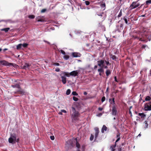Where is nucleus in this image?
I'll return each mask as SVG.
<instances>
[{"label": "nucleus", "mask_w": 151, "mask_h": 151, "mask_svg": "<svg viewBox=\"0 0 151 151\" xmlns=\"http://www.w3.org/2000/svg\"><path fill=\"white\" fill-rule=\"evenodd\" d=\"M72 94L74 96H77L78 95V94L76 91H73Z\"/></svg>", "instance_id": "nucleus-34"}, {"label": "nucleus", "mask_w": 151, "mask_h": 151, "mask_svg": "<svg viewBox=\"0 0 151 151\" xmlns=\"http://www.w3.org/2000/svg\"><path fill=\"white\" fill-rule=\"evenodd\" d=\"M61 111H62V112H64L65 113H66V110L64 109L61 110Z\"/></svg>", "instance_id": "nucleus-46"}, {"label": "nucleus", "mask_w": 151, "mask_h": 151, "mask_svg": "<svg viewBox=\"0 0 151 151\" xmlns=\"http://www.w3.org/2000/svg\"><path fill=\"white\" fill-rule=\"evenodd\" d=\"M124 20L125 21V23L126 24H127V19L126 18H124Z\"/></svg>", "instance_id": "nucleus-48"}, {"label": "nucleus", "mask_w": 151, "mask_h": 151, "mask_svg": "<svg viewBox=\"0 0 151 151\" xmlns=\"http://www.w3.org/2000/svg\"><path fill=\"white\" fill-rule=\"evenodd\" d=\"M62 74L65 77H69L70 76V73L68 72H63L62 73Z\"/></svg>", "instance_id": "nucleus-17"}, {"label": "nucleus", "mask_w": 151, "mask_h": 151, "mask_svg": "<svg viewBox=\"0 0 151 151\" xmlns=\"http://www.w3.org/2000/svg\"><path fill=\"white\" fill-rule=\"evenodd\" d=\"M22 44H18L17 46V50L20 49L21 48H22Z\"/></svg>", "instance_id": "nucleus-21"}, {"label": "nucleus", "mask_w": 151, "mask_h": 151, "mask_svg": "<svg viewBox=\"0 0 151 151\" xmlns=\"http://www.w3.org/2000/svg\"><path fill=\"white\" fill-rule=\"evenodd\" d=\"M146 4L147 5H148L151 4V0H147L146 2Z\"/></svg>", "instance_id": "nucleus-32"}, {"label": "nucleus", "mask_w": 151, "mask_h": 151, "mask_svg": "<svg viewBox=\"0 0 151 151\" xmlns=\"http://www.w3.org/2000/svg\"><path fill=\"white\" fill-rule=\"evenodd\" d=\"M98 15L99 16H102V14H98Z\"/></svg>", "instance_id": "nucleus-63"}, {"label": "nucleus", "mask_w": 151, "mask_h": 151, "mask_svg": "<svg viewBox=\"0 0 151 151\" xmlns=\"http://www.w3.org/2000/svg\"><path fill=\"white\" fill-rule=\"evenodd\" d=\"M64 58L66 60H67L69 58V56L68 55H65L64 56Z\"/></svg>", "instance_id": "nucleus-26"}, {"label": "nucleus", "mask_w": 151, "mask_h": 151, "mask_svg": "<svg viewBox=\"0 0 151 151\" xmlns=\"http://www.w3.org/2000/svg\"><path fill=\"white\" fill-rule=\"evenodd\" d=\"M141 135L140 134H139L138 135V136H141Z\"/></svg>", "instance_id": "nucleus-62"}, {"label": "nucleus", "mask_w": 151, "mask_h": 151, "mask_svg": "<svg viewBox=\"0 0 151 151\" xmlns=\"http://www.w3.org/2000/svg\"><path fill=\"white\" fill-rule=\"evenodd\" d=\"M28 17L30 19H32L35 18V16L33 15H29Z\"/></svg>", "instance_id": "nucleus-28"}, {"label": "nucleus", "mask_w": 151, "mask_h": 151, "mask_svg": "<svg viewBox=\"0 0 151 151\" xmlns=\"http://www.w3.org/2000/svg\"><path fill=\"white\" fill-rule=\"evenodd\" d=\"M102 114V113H99L98 114H97L96 115V116H99V117H100V116H101Z\"/></svg>", "instance_id": "nucleus-42"}, {"label": "nucleus", "mask_w": 151, "mask_h": 151, "mask_svg": "<svg viewBox=\"0 0 151 151\" xmlns=\"http://www.w3.org/2000/svg\"><path fill=\"white\" fill-rule=\"evenodd\" d=\"M60 52L63 54L65 55V52L62 50H61L60 51Z\"/></svg>", "instance_id": "nucleus-38"}, {"label": "nucleus", "mask_w": 151, "mask_h": 151, "mask_svg": "<svg viewBox=\"0 0 151 151\" xmlns=\"http://www.w3.org/2000/svg\"><path fill=\"white\" fill-rule=\"evenodd\" d=\"M107 127L105 125H103L101 129V132L102 133H104V131L107 130Z\"/></svg>", "instance_id": "nucleus-16"}, {"label": "nucleus", "mask_w": 151, "mask_h": 151, "mask_svg": "<svg viewBox=\"0 0 151 151\" xmlns=\"http://www.w3.org/2000/svg\"><path fill=\"white\" fill-rule=\"evenodd\" d=\"M36 21L38 22H44L45 21L44 19L42 18L41 16H38L36 18Z\"/></svg>", "instance_id": "nucleus-11"}, {"label": "nucleus", "mask_w": 151, "mask_h": 151, "mask_svg": "<svg viewBox=\"0 0 151 151\" xmlns=\"http://www.w3.org/2000/svg\"><path fill=\"white\" fill-rule=\"evenodd\" d=\"M75 139L76 140V147L77 148H79L80 147V145L77 142V139L76 138Z\"/></svg>", "instance_id": "nucleus-27"}, {"label": "nucleus", "mask_w": 151, "mask_h": 151, "mask_svg": "<svg viewBox=\"0 0 151 151\" xmlns=\"http://www.w3.org/2000/svg\"><path fill=\"white\" fill-rule=\"evenodd\" d=\"M30 65L27 63H25L23 66V68L25 69H27L29 68Z\"/></svg>", "instance_id": "nucleus-15"}, {"label": "nucleus", "mask_w": 151, "mask_h": 151, "mask_svg": "<svg viewBox=\"0 0 151 151\" xmlns=\"http://www.w3.org/2000/svg\"><path fill=\"white\" fill-rule=\"evenodd\" d=\"M73 99L74 101H78V99L77 98L75 97V96H73Z\"/></svg>", "instance_id": "nucleus-33"}, {"label": "nucleus", "mask_w": 151, "mask_h": 151, "mask_svg": "<svg viewBox=\"0 0 151 151\" xmlns=\"http://www.w3.org/2000/svg\"><path fill=\"white\" fill-rule=\"evenodd\" d=\"M83 94L84 95H86L87 94V93L85 91L84 92Z\"/></svg>", "instance_id": "nucleus-55"}, {"label": "nucleus", "mask_w": 151, "mask_h": 151, "mask_svg": "<svg viewBox=\"0 0 151 151\" xmlns=\"http://www.w3.org/2000/svg\"><path fill=\"white\" fill-rule=\"evenodd\" d=\"M103 68H108V67H107V66L106 65V66H105L104 65V67H103Z\"/></svg>", "instance_id": "nucleus-53"}, {"label": "nucleus", "mask_w": 151, "mask_h": 151, "mask_svg": "<svg viewBox=\"0 0 151 151\" xmlns=\"http://www.w3.org/2000/svg\"><path fill=\"white\" fill-rule=\"evenodd\" d=\"M94 138V136L93 135L91 134V137H90V140L91 141H92L93 140Z\"/></svg>", "instance_id": "nucleus-35"}, {"label": "nucleus", "mask_w": 151, "mask_h": 151, "mask_svg": "<svg viewBox=\"0 0 151 151\" xmlns=\"http://www.w3.org/2000/svg\"><path fill=\"white\" fill-rule=\"evenodd\" d=\"M106 76H108L111 73V71L109 70H107L106 71Z\"/></svg>", "instance_id": "nucleus-24"}, {"label": "nucleus", "mask_w": 151, "mask_h": 151, "mask_svg": "<svg viewBox=\"0 0 151 151\" xmlns=\"http://www.w3.org/2000/svg\"><path fill=\"white\" fill-rule=\"evenodd\" d=\"M139 115L142 118H144L146 116L145 114L143 113H139Z\"/></svg>", "instance_id": "nucleus-23"}, {"label": "nucleus", "mask_w": 151, "mask_h": 151, "mask_svg": "<svg viewBox=\"0 0 151 151\" xmlns=\"http://www.w3.org/2000/svg\"><path fill=\"white\" fill-rule=\"evenodd\" d=\"M10 29V28L9 27L2 29H1V31H4L5 32H7L9 31Z\"/></svg>", "instance_id": "nucleus-19"}, {"label": "nucleus", "mask_w": 151, "mask_h": 151, "mask_svg": "<svg viewBox=\"0 0 151 151\" xmlns=\"http://www.w3.org/2000/svg\"><path fill=\"white\" fill-rule=\"evenodd\" d=\"M109 102L111 104H113L114 105L115 104V101H114V98H113L112 99H110L109 100Z\"/></svg>", "instance_id": "nucleus-18"}, {"label": "nucleus", "mask_w": 151, "mask_h": 151, "mask_svg": "<svg viewBox=\"0 0 151 151\" xmlns=\"http://www.w3.org/2000/svg\"><path fill=\"white\" fill-rule=\"evenodd\" d=\"M50 138L52 140H54L55 139L54 137L53 136H50Z\"/></svg>", "instance_id": "nucleus-41"}, {"label": "nucleus", "mask_w": 151, "mask_h": 151, "mask_svg": "<svg viewBox=\"0 0 151 151\" xmlns=\"http://www.w3.org/2000/svg\"><path fill=\"white\" fill-rule=\"evenodd\" d=\"M54 65L56 66H58L59 65V64L58 63H54Z\"/></svg>", "instance_id": "nucleus-45"}, {"label": "nucleus", "mask_w": 151, "mask_h": 151, "mask_svg": "<svg viewBox=\"0 0 151 151\" xmlns=\"http://www.w3.org/2000/svg\"><path fill=\"white\" fill-rule=\"evenodd\" d=\"M46 10H41V12L42 13H43L45 12Z\"/></svg>", "instance_id": "nucleus-49"}, {"label": "nucleus", "mask_w": 151, "mask_h": 151, "mask_svg": "<svg viewBox=\"0 0 151 151\" xmlns=\"http://www.w3.org/2000/svg\"><path fill=\"white\" fill-rule=\"evenodd\" d=\"M122 15V10H121V11L119 13V14L118 15V17H119L121 16Z\"/></svg>", "instance_id": "nucleus-37"}, {"label": "nucleus", "mask_w": 151, "mask_h": 151, "mask_svg": "<svg viewBox=\"0 0 151 151\" xmlns=\"http://www.w3.org/2000/svg\"><path fill=\"white\" fill-rule=\"evenodd\" d=\"M144 128L145 129H146L148 127V124H147V122L146 121H145L144 122Z\"/></svg>", "instance_id": "nucleus-22"}, {"label": "nucleus", "mask_w": 151, "mask_h": 151, "mask_svg": "<svg viewBox=\"0 0 151 151\" xmlns=\"http://www.w3.org/2000/svg\"><path fill=\"white\" fill-rule=\"evenodd\" d=\"M55 70L56 72H59L60 71V69L59 68H57L55 69Z\"/></svg>", "instance_id": "nucleus-43"}, {"label": "nucleus", "mask_w": 151, "mask_h": 151, "mask_svg": "<svg viewBox=\"0 0 151 151\" xmlns=\"http://www.w3.org/2000/svg\"><path fill=\"white\" fill-rule=\"evenodd\" d=\"M150 99H151L150 97V96H148L146 97L145 100L146 101H149Z\"/></svg>", "instance_id": "nucleus-30"}, {"label": "nucleus", "mask_w": 151, "mask_h": 151, "mask_svg": "<svg viewBox=\"0 0 151 151\" xmlns=\"http://www.w3.org/2000/svg\"><path fill=\"white\" fill-rule=\"evenodd\" d=\"M97 67H98V66L97 65H95L94 67V69H96L97 68Z\"/></svg>", "instance_id": "nucleus-54"}, {"label": "nucleus", "mask_w": 151, "mask_h": 151, "mask_svg": "<svg viewBox=\"0 0 151 151\" xmlns=\"http://www.w3.org/2000/svg\"><path fill=\"white\" fill-rule=\"evenodd\" d=\"M120 27L121 28H122V27H123V24H121L120 25Z\"/></svg>", "instance_id": "nucleus-58"}, {"label": "nucleus", "mask_w": 151, "mask_h": 151, "mask_svg": "<svg viewBox=\"0 0 151 151\" xmlns=\"http://www.w3.org/2000/svg\"><path fill=\"white\" fill-rule=\"evenodd\" d=\"M146 45H142V47L145 48L146 47Z\"/></svg>", "instance_id": "nucleus-52"}, {"label": "nucleus", "mask_w": 151, "mask_h": 151, "mask_svg": "<svg viewBox=\"0 0 151 151\" xmlns=\"http://www.w3.org/2000/svg\"><path fill=\"white\" fill-rule=\"evenodd\" d=\"M120 137L117 138V139H116V141L115 144H116V142H118L120 140Z\"/></svg>", "instance_id": "nucleus-47"}, {"label": "nucleus", "mask_w": 151, "mask_h": 151, "mask_svg": "<svg viewBox=\"0 0 151 151\" xmlns=\"http://www.w3.org/2000/svg\"><path fill=\"white\" fill-rule=\"evenodd\" d=\"M16 136L14 134H11L10 137L9 139V143L14 144L16 141Z\"/></svg>", "instance_id": "nucleus-3"}, {"label": "nucleus", "mask_w": 151, "mask_h": 151, "mask_svg": "<svg viewBox=\"0 0 151 151\" xmlns=\"http://www.w3.org/2000/svg\"><path fill=\"white\" fill-rule=\"evenodd\" d=\"M78 73V72L77 70H74L70 73V76H76L77 75Z\"/></svg>", "instance_id": "nucleus-9"}, {"label": "nucleus", "mask_w": 151, "mask_h": 151, "mask_svg": "<svg viewBox=\"0 0 151 151\" xmlns=\"http://www.w3.org/2000/svg\"><path fill=\"white\" fill-rule=\"evenodd\" d=\"M28 45V44L27 43H24L23 44H22V47H27Z\"/></svg>", "instance_id": "nucleus-29"}, {"label": "nucleus", "mask_w": 151, "mask_h": 151, "mask_svg": "<svg viewBox=\"0 0 151 151\" xmlns=\"http://www.w3.org/2000/svg\"><path fill=\"white\" fill-rule=\"evenodd\" d=\"M111 58L113 60H116V56L114 55H112Z\"/></svg>", "instance_id": "nucleus-36"}, {"label": "nucleus", "mask_w": 151, "mask_h": 151, "mask_svg": "<svg viewBox=\"0 0 151 151\" xmlns=\"http://www.w3.org/2000/svg\"><path fill=\"white\" fill-rule=\"evenodd\" d=\"M141 16L142 17H144L145 16V15H142Z\"/></svg>", "instance_id": "nucleus-61"}, {"label": "nucleus", "mask_w": 151, "mask_h": 151, "mask_svg": "<svg viewBox=\"0 0 151 151\" xmlns=\"http://www.w3.org/2000/svg\"><path fill=\"white\" fill-rule=\"evenodd\" d=\"M117 110L115 106H113L112 109V114L116 115V114Z\"/></svg>", "instance_id": "nucleus-13"}, {"label": "nucleus", "mask_w": 151, "mask_h": 151, "mask_svg": "<svg viewBox=\"0 0 151 151\" xmlns=\"http://www.w3.org/2000/svg\"><path fill=\"white\" fill-rule=\"evenodd\" d=\"M2 50V49L1 48H0V52H1Z\"/></svg>", "instance_id": "nucleus-64"}, {"label": "nucleus", "mask_w": 151, "mask_h": 151, "mask_svg": "<svg viewBox=\"0 0 151 151\" xmlns=\"http://www.w3.org/2000/svg\"><path fill=\"white\" fill-rule=\"evenodd\" d=\"M144 109L145 111L151 110V104L150 103H146L145 105Z\"/></svg>", "instance_id": "nucleus-6"}, {"label": "nucleus", "mask_w": 151, "mask_h": 151, "mask_svg": "<svg viewBox=\"0 0 151 151\" xmlns=\"http://www.w3.org/2000/svg\"><path fill=\"white\" fill-rule=\"evenodd\" d=\"M70 89H68L67 90L66 92V94L67 95H68L70 94Z\"/></svg>", "instance_id": "nucleus-31"}, {"label": "nucleus", "mask_w": 151, "mask_h": 151, "mask_svg": "<svg viewBox=\"0 0 151 151\" xmlns=\"http://www.w3.org/2000/svg\"><path fill=\"white\" fill-rule=\"evenodd\" d=\"M72 55L74 57H80L81 55L79 52H73L72 54Z\"/></svg>", "instance_id": "nucleus-12"}, {"label": "nucleus", "mask_w": 151, "mask_h": 151, "mask_svg": "<svg viewBox=\"0 0 151 151\" xmlns=\"http://www.w3.org/2000/svg\"><path fill=\"white\" fill-rule=\"evenodd\" d=\"M101 73H99V75L100 76H101Z\"/></svg>", "instance_id": "nucleus-60"}, {"label": "nucleus", "mask_w": 151, "mask_h": 151, "mask_svg": "<svg viewBox=\"0 0 151 151\" xmlns=\"http://www.w3.org/2000/svg\"><path fill=\"white\" fill-rule=\"evenodd\" d=\"M129 113L131 114V116H132V114L130 110L129 111Z\"/></svg>", "instance_id": "nucleus-57"}, {"label": "nucleus", "mask_w": 151, "mask_h": 151, "mask_svg": "<svg viewBox=\"0 0 151 151\" xmlns=\"http://www.w3.org/2000/svg\"><path fill=\"white\" fill-rule=\"evenodd\" d=\"M62 111L60 112L59 113V114L60 115H62Z\"/></svg>", "instance_id": "nucleus-56"}, {"label": "nucleus", "mask_w": 151, "mask_h": 151, "mask_svg": "<svg viewBox=\"0 0 151 151\" xmlns=\"http://www.w3.org/2000/svg\"><path fill=\"white\" fill-rule=\"evenodd\" d=\"M62 79V81L63 84H65L66 83V77L64 76H61Z\"/></svg>", "instance_id": "nucleus-14"}, {"label": "nucleus", "mask_w": 151, "mask_h": 151, "mask_svg": "<svg viewBox=\"0 0 151 151\" xmlns=\"http://www.w3.org/2000/svg\"><path fill=\"white\" fill-rule=\"evenodd\" d=\"M139 5V4L137 2H134L130 6V7L131 9H134L138 7Z\"/></svg>", "instance_id": "nucleus-5"}, {"label": "nucleus", "mask_w": 151, "mask_h": 151, "mask_svg": "<svg viewBox=\"0 0 151 151\" xmlns=\"http://www.w3.org/2000/svg\"><path fill=\"white\" fill-rule=\"evenodd\" d=\"M105 98L104 96H103V97L102 98V99H101V101L102 102H103L105 100Z\"/></svg>", "instance_id": "nucleus-39"}, {"label": "nucleus", "mask_w": 151, "mask_h": 151, "mask_svg": "<svg viewBox=\"0 0 151 151\" xmlns=\"http://www.w3.org/2000/svg\"><path fill=\"white\" fill-rule=\"evenodd\" d=\"M105 6L106 5L105 3L102 4L101 5V9H105Z\"/></svg>", "instance_id": "nucleus-25"}, {"label": "nucleus", "mask_w": 151, "mask_h": 151, "mask_svg": "<svg viewBox=\"0 0 151 151\" xmlns=\"http://www.w3.org/2000/svg\"><path fill=\"white\" fill-rule=\"evenodd\" d=\"M94 129L95 131V139H96L98 137L99 133V128L97 127H95L94 128Z\"/></svg>", "instance_id": "nucleus-8"}, {"label": "nucleus", "mask_w": 151, "mask_h": 151, "mask_svg": "<svg viewBox=\"0 0 151 151\" xmlns=\"http://www.w3.org/2000/svg\"><path fill=\"white\" fill-rule=\"evenodd\" d=\"M12 86L14 88H15L16 90L17 91L16 92H15V93H19L22 95H23L24 94V91H23V90L21 88L19 84L12 85Z\"/></svg>", "instance_id": "nucleus-1"}, {"label": "nucleus", "mask_w": 151, "mask_h": 151, "mask_svg": "<svg viewBox=\"0 0 151 151\" xmlns=\"http://www.w3.org/2000/svg\"><path fill=\"white\" fill-rule=\"evenodd\" d=\"M4 50H7V49H6V48H5L4 49Z\"/></svg>", "instance_id": "nucleus-59"}, {"label": "nucleus", "mask_w": 151, "mask_h": 151, "mask_svg": "<svg viewBox=\"0 0 151 151\" xmlns=\"http://www.w3.org/2000/svg\"><path fill=\"white\" fill-rule=\"evenodd\" d=\"M103 109V108L101 107H99L98 108V110L99 111H101Z\"/></svg>", "instance_id": "nucleus-44"}, {"label": "nucleus", "mask_w": 151, "mask_h": 151, "mask_svg": "<svg viewBox=\"0 0 151 151\" xmlns=\"http://www.w3.org/2000/svg\"><path fill=\"white\" fill-rule=\"evenodd\" d=\"M98 71L99 73H104V70L103 69V67H101L98 70Z\"/></svg>", "instance_id": "nucleus-20"}, {"label": "nucleus", "mask_w": 151, "mask_h": 151, "mask_svg": "<svg viewBox=\"0 0 151 151\" xmlns=\"http://www.w3.org/2000/svg\"><path fill=\"white\" fill-rule=\"evenodd\" d=\"M114 79L115 81L117 82V80L116 77L115 76L114 77Z\"/></svg>", "instance_id": "nucleus-51"}, {"label": "nucleus", "mask_w": 151, "mask_h": 151, "mask_svg": "<svg viewBox=\"0 0 151 151\" xmlns=\"http://www.w3.org/2000/svg\"><path fill=\"white\" fill-rule=\"evenodd\" d=\"M120 134H117L116 135V137L117 138L120 137Z\"/></svg>", "instance_id": "nucleus-50"}, {"label": "nucleus", "mask_w": 151, "mask_h": 151, "mask_svg": "<svg viewBox=\"0 0 151 151\" xmlns=\"http://www.w3.org/2000/svg\"><path fill=\"white\" fill-rule=\"evenodd\" d=\"M97 62L98 65L100 67H104V64L105 62L107 65H108L109 64V62L108 61H104L103 60H98Z\"/></svg>", "instance_id": "nucleus-4"}, {"label": "nucleus", "mask_w": 151, "mask_h": 151, "mask_svg": "<svg viewBox=\"0 0 151 151\" xmlns=\"http://www.w3.org/2000/svg\"><path fill=\"white\" fill-rule=\"evenodd\" d=\"M0 64H1L7 66H12L14 67H16L17 65L15 64L12 63H9L6 61L2 60L0 61Z\"/></svg>", "instance_id": "nucleus-2"}, {"label": "nucleus", "mask_w": 151, "mask_h": 151, "mask_svg": "<svg viewBox=\"0 0 151 151\" xmlns=\"http://www.w3.org/2000/svg\"><path fill=\"white\" fill-rule=\"evenodd\" d=\"M85 3L86 4V5H89V3H90L88 1H85Z\"/></svg>", "instance_id": "nucleus-40"}, {"label": "nucleus", "mask_w": 151, "mask_h": 151, "mask_svg": "<svg viewBox=\"0 0 151 151\" xmlns=\"http://www.w3.org/2000/svg\"><path fill=\"white\" fill-rule=\"evenodd\" d=\"M72 110L73 112V113L72 114V116L73 118H74L76 117H77L78 115V112L76 111L74 107H72Z\"/></svg>", "instance_id": "nucleus-7"}, {"label": "nucleus", "mask_w": 151, "mask_h": 151, "mask_svg": "<svg viewBox=\"0 0 151 151\" xmlns=\"http://www.w3.org/2000/svg\"><path fill=\"white\" fill-rule=\"evenodd\" d=\"M116 146V144H115L114 145H113L110 146V149L111 151H115V148ZM122 149L121 148H119L118 149V151H121Z\"/></svg>", "instance_id": "nucleus-10"}]
</instances>
